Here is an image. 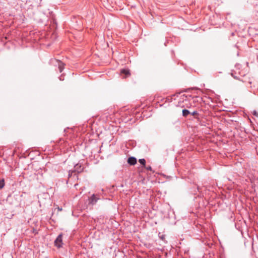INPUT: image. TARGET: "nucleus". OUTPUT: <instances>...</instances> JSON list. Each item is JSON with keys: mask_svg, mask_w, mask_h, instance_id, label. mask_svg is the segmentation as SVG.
<instances>
[{"mask_svg": "<svg viewBox=\"0 0 258 258\" xmlns=\"http://www.w3.org/2000/svg\"><path fill=\"white\" fill-rule=\"evenodd\" d=\"M191 101L193 102H201L202 101V98L198 96L183 95L180 98L178 106L182 108H190L192 106Z\"/></svg>", "mask_w": 258, "mask_h": 258, "instance_id": "1", "label": "nucleus"}, {"mask_svg": "<svg viewBox=\"0 0 258 258\" xmlns=\"http://www.w3.org/2000/svg\"><path fill=\"white\" fill-rule=\"evenodd\" d=\"M62 234L60 233L57 236V237L54 240V245L58 248L62 247L63 244V243L62 242Z\"/></svg>", "mask_w": 258, "mask_h": 258, "instance_id": "2", "label": "nucleus"}, {"mask_svg": "<svg viewBox=\"0 0 258 258\" xmlns=\"http://www.w3.org/2000/svg\"><path fill=\"white\" fill-rule=\"evenodd\" d=\"M99 199V197H97L96 195L95 194H93L92 196L89 199V203L92 205H95L98 200Z\"/></svg>", "mask_w": 258, "mask_h": 258, "instance_id": "3", "label": "nucleus"}, {"mask_svg": "<svg viewBox=\"0 0 258 258\" xmlns=\"http://www.w3.org/2000/svg\"><path fill=\"white\" fill-rule=\"evenodd\" d=\"M53 61H56L57 63V65L58 67L59 71L61 73L64 69V64L61 61L57 59H51V62H53Z\"/></svg>", "mask_w": 258, "mask_h": 258, "instance_id": "4", "label": "nucleus"}, {"mask_svg": "<svg viewBox=\"0 0 258 258\" xmlns=\"http://www.w3.org/2000/svg\"><path fill=\"white\" fill-rule=\"evenodd\" d=\"M74 171H72V172L80 173L83 171L84 167L80 163H78L74 166Z\"/></svg>", "mask_w": 258, "mask_h": 258, "instance_id": "5", "label": "nucleus"}, {"mask_svg": "<svg viewBox=\"0 0 258 258\" xmlns=\"http://www.w3.org/2000/svg\"><path fill=\"white\" fill-rule=\"evenodd\" d=\"M192 115L194 118L197 119L198 121L201 120V115L199 114V113L197 111H194L192 112H190V114Z\"/></svg>", "mask_w": 258, "mask_h": 258, "instance_id": "6", "label": "nucleus"}, {"mask_svg": "<svg viewBox=\"0 0 258 258\" xmlns=\"http://www.w3.org/2000/svg\"><path fill=\"white\" fill-rule=\"evenodd\" d=\"M127 163L131 165H135L137 163V159L134 157H130L127 159Z\"/></svg>", "mask_w": 258, "mask_h": 258, "instance_id": "7", "label": "nucleus"}, {"mask_svg": "<svg viewBox=\"0 0 258 258\" xmlns=\"http://www.w3.org/2000/svg\"><path fill=\"white\" fill-rule=\"evenodd\" d=\"M120 74L122 75H124L125 78H126L130 76V72L127 69H121L120 70Z\"/></svg>", "mask_w": 258, "mask_h": 258, "instance_id": "8", "label": "nucleus"}, {"mask_svg": "<svg viewBox=\"0 0 258 258\" xmlns=\"http://www.w3.org/2000/svg\"><path fill=\"white\" fill-rule=\"evenodd\" d=\"M182 116L184 117H187L188 115L190 114V112L186 109H183L182 111Z\"/></svg>", "mask_w": 258, "mask_h": 258, "instance_id": "9", "label": "nucleus"}, {"mask_svg": "<svg viewBox=\"0 0 258 258\" xmlns=\"http://www.w3.org/2000/svg\"><path fill=\"white\" fill-rule=\"evenodd\" d=\"M5 185V180L4 179H0V189L3 188Z\"/></svg>", "mask_w": 258, "mask_h": 258, "instance_id": "10", "label": "nucleus"}, {"mask_svg": "<svg viewBox=\"0 0 258 258\" xmlns=\"http://www.w3.org/2000/svg\"><path fill=\"white\" fill-rule=\"evenodd\" d=\"M139 162L143 166H145V165H146V160L144 159H139Z\"/></svg>", "mask_w": 258, "mask_h": 258, "instance_id": "11", "label": "nucleus"}, {"mask_svg": "<svg viewBox=\"0 0 258 258\" xmlns=\"http://www.w3.org/2000/svg\"><path fill=\"white\" fill-rule=\"evenodd\" d=\"M252 114L253 115H254L255 116H258V113H257L256 111H255V110L253 111Z\"/></svg>", "mask_w": 258, "mask_h": 258, "instance_id": "12", "label": "nucleus"}, {"mask_svg": "<svg viewBox=\"0 0 258 258\" xmlns=\"http://www.w3.org/2000/svg\"><path fill=\"white\" fill-rule=\"evenodd\" d=\"M147 169L148 170H150L151 171V170H152V167L151 166H148V167H147Z\"/></svg>", "mask_w": 258, "mask_h": 258, "instance_id": "13", "label": "nucleus"}, {"mask_svg": "<svg viewBox=\"0 0 258 258\" xmlns=\"http://www.w3.org/2000/svg\"><path fill=\"white\" fill-rule=\"evenodd\" d=\"M197 189L198 191L200 192L201 190V188H200L199 186H197Z\"/></svg>", "mask_w": 258, "mask_h": 258, "instance_id": "14", "label": "nucleus"}, {"mask_svg": "<svg viewBox=\"0 0 258 258\" xmlns=\"http://www.w3.org/2000/svg\"><path fill=\"white\" fill-rule=\"evenodd\" d=\"M59 80H61V81H62V80H63V79H62V76H60V77H59Z\"/></svg>", "mask_w": 258, "mask_h": 258, "instance_id": "15", "label": "nucleus"}, {"mask_svg": "<svg viewBox=\"0 0 258 258\" xmlns=\"http://www.w3.org/2000/svg\"><path fill=\"white\" fill-rule=\"evenodd\" d=\"M58 211H61L62 209L59 208V207L57 208Z\"/></svg>", "mask_w": 258, "mask_h": 258, "instance_id": "16", "label": "nucleus"}, {"mask_svg": "<svg viewBox=\"0 0 258 258\" xmlns=\"http://www.w3.org/2000/svg\"><path fill=\"white\" fill-rule=\"evenodd\" d=\"M161 238L162 239H163V238H164V236H162L161 237Z\"/></svg>", "mask_w": 258, "mask_h": 258, "instance_id": "17", "label": "nucleus"}, {"mask_svg": "<svg viewBox=\"0 0 258 258\" xmlns=\"http://www.w3.org/2000/svg\"><path fill=\"white\" fill-rule=\"evenodd\" d=\"M71 176V174L70 173L69 174V176L70 177Z\"/></svg>", "mask_w": 258, "mask_h": 258, "instance_id": "18", "label": "nucleus"}]
</instances>
